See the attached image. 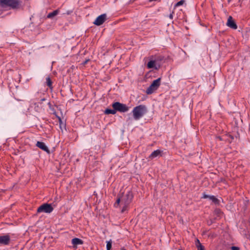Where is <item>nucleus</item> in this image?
Instances as JSON below:
<instances>
[{
    "instance_id": "nucleus-4",
    "label": "nucleus",
    "mask_w": 250,
    "mask_h": 250,
    "mask_svg": "<svg viewBox=\"0 0 250 250\" xmlns=\"http://www.w3.org/2000/svg\"><path fill=\"white\" fill-rule=\"evenodd\" d=\"M112 106L115 109L116 112H125L129 110V107L125 104L120 102H115L112 104Z\"/></svg>"
},
{
    "instance_id": "nucleus-15",
    "label": "nucleus",
    "mask_w": 250,
    "mask_h": 250,
    "mask_svg": "<svg viewBox=\"0 0 250 250\" xmlns=\"http://www.w3.org/2000/svg\"><path fill=\"white\" fill-rule=\"evenodd\" d=\"M34 108L37 112H40L42 106L41 103H34Z\"/></svg>"
},
{
    "instance_id": "nucleus-5",
    "label": "nucleus",
    "mask_w": 250,
    "mask_h": 250,
    "mask_svg": "<svg viewBox=\"0 0 250 250\" xmlns=\"http://www.w3.org/2000/svg\"><path fill=\"white\" fill-rule=\"evenodd\" d=\"M0 5L2 6H8L12 8H16L19 5V2L17 0H0Z\"/></svg>"
},
{
    "instance_id": "nucleus-29",
    "label": "nucleus",
    "mask_w": 250,
    "mask_h": 250,
    "mask_svg": "<svg viewBox=\"0 0 250 250\" xmlns=\"http://www.w3.org/2000/svg\"><path fill=\"white\" fill-rule=\"evenodd\" d=\"M122 250H125V249H122Z\"/></svg>"
},
{
    "instance_id": "nucleus-21",
    "label": "nucleus",
    "mask_w": 250,
    "mask_h": 250,
    "mask_svg": "<svg viewBox=\"0 0 250 250\" xmlns=\"http://www.w3.org/2000/svg\"><path fill=\"white\" fill-rule=\"evenodd\" d=\"M195 244L196 248L202 246V245L200 242V241L198 239H196Z\"/></svg>"
},
{
    "instance_id": "nucleus-10",
    "label": "nucleus",
    "mask_w": 250,
    "mask_h": 250,
    "mask_svg": "<svg viewBox=\"0 0 250 250\" xmlns=\"http://www.w3.org/2000/svg\"><path fill=\"white\" fill-rule=\"evenodd\" d=\"M10 241V238L8 235L0 236V245H7L9 244Z\"/></svg>"
},
{
    "instance_id": "nucleus-16",
    "label": "nucleus",
    "mask_w": 250,
    "mask_h": 250,
    "mask_svg": "<svg viewBox=\"0 0 250 250\" xmlns=\"http://www.w3.org/2000/svg\"><path fill=\"white\" fill-rule=\"evenodd\" d=\"M104 113L106 114H115L116 113V110H115V109H114V108L113 109H106L104 111Z\"/></svg>"
},
{
    "instance_id": "nucleus-18",
    "label": "nucleus",
    "mask_w": 250,
    "mask_h": 250,
    "mask_svg": "<svg viewBox=\"0 0 250 250\" xmlns=\"http://www.w3.org/2000/svg\"><path fill=\"white\" fill-rule=\"evenodd\" d=\"M46 84L50 88H52V81L49 77L46 78Z\"/></svg>"
},
{
    "instance_id": "nucleus-17",
    "label": "nucleus",
    "mask_w": 250,
    "mask_h": 250,
    "mask_svg": "<svg viewBox=\"0 0 250 250\" xmlns=\"http://www.w3.org/2000/svg\"><path fill=\"white\" fill-rule=\"evenodd\" d=\"M209 200L212 201V202L214 203L215 204H219V200L217 198H216L214 196H209Z\"/></svg>"
},
{
    "instance_id": "nucleus-26",
    "label": "nucleus",
    "mask_w": 250,
    "mask_h": 250,
    "mask_svg": "<svg viewBox=\"0 0 250 250\" xmlns=\"http://www.w3.org/2000/svg\"><path fill=\"white\" fill-rule=\"evenodd\" d=\"M216 138H217V139H219V140H220V141H222V140H224V139H223L221 137H220V136H217V137H216Z\"/></svg>"
},
{
    "instance_id": "nucleus-25",
    "label": "nucleus",
    "mask_w": 250,
    "mask_h": 250,
    "mask_svg": "<svg viewBox=\"0 0 250 250\" xmlns=\"http://www.w3.org/2000/svg\"><path fill=\"white\" fill-rule=\"evenodd\" d=\"M173 12H172V13L171 14H170L169 16V17L170 19H173Z\"/></svg>"
},
{
    "instance_id": "nucleus-9",
    "label": "nucleus",
    "mask_w": 250,
    "mask_h": 250,
    "mask_svg": "<svg viewBox=\"0 0 250 250\" xmlns=\"http://www.w3.org/2000/svg\"><path fill=\"white\" fill-rule=\"evenodd\" d=\"M227 25L233 29H236L237 28V26L231 16L229 17Z\"/></svg>"
},
{
    "instance_id": "nucleus-12",
    "label": "nucleus",
    "mask_w": 250,
    "mask_h": 250,
    "mask_svg": "<svg viewBox=\"0 0 250 250\" xmlns=\"http://www.w3.org/2000/svg\"><path fill=\"white\" fill-rule=\"evenodd\" d=\"M36 146L39 147L40 148L42 149V150L46 151L48 153H50L49 149L43 142L39 141L37 142L36 144Z\"/></svg>"
},
{
    "instance_id": "nucleus-20",
    "label": "nucleus",
    "mask_w": 250,
    "mask_h": 250,
    "mask_svg": "<svg viewBox=\"0 0 250 250\" xmlns=\"http://www.w3.org/2000/svg\"><path fill=\"white\" fill-rule=\"evenodd\" d=\"M185 2V0H181L180 1H179V2H178L177 3H176L175 5V7H178L179 6H180V5H182L184 4V3Z\"/></svg>"
},
{
    "instance_id": "nucleus-13",
    "label": "nucleus",
    "mask_w": 250,
    "mask_h": 250,
    "mask_svg": "<svg viewBox=\"0 0 250 250\" xmlns=\"http://www.w3.org/2000/svg\"><path fill=\"white\" fill-rule=\"evenodd\" d=\"M59 12V9L54 10L52 12L49 13L48 14V15L47 16V18H49V19H52L53 17H54L55 16H56L57 15H58Z\"/></svg>"
},
{
    "instance_id": "nucleus-14",
    "label": "nucleus",
    "mask_w": 250,
    "mask_h": 250,
    "mask_svg": "<svg viewBox=\"0 0 250 250\" xmlns=\"http://www.w3.org/2000/svg\"><path fill=\"white\" fill-rule=\"evenodd\" d=\"M72 243L74 245H81L83 243V241L79 238H75L72 240Z\"/></svg>"
},
{
    "instance_id": "nucleus-22",
    "label": "nucleus",
    "mask_w": 250,
    "mask_h": 250,
    "mask_svg": "<svg viewBox=\"0 0 250 250\" xmlns=\"http://www.w3.org/2000/svg\"><path fill=\"white\" fill-rule=\"evenodd\" d=\"M197 248L198 250H205V247L203 245L198 247Z\"/></svg>"
},
{
    "instance_id": "nucleus-19",
    "label": "nucleus",
    "mask_w": 250,
    "mask_h": 250,
    "mask_svg": "<svg viewBox=\"0 0 250 250\" xmlns=\"http://www.w3.org/2000/svg\"><path fill=\"white\" fill-rule=\"evenodd\" d=\"M112 247V242L111 241H108L106 244L107 250H110Z\"/></svg>"
},
{
    "instance_id": "nucleus-27",
    "label": "nucleus",
    "mask_w": 250,
    "mask_h": 250,
    "mask_svg": "<svg viewBox=\"0 0 250 250\" xmlns=\"http://www.w3.org/2000/svg\"><path fill=\"white\" fill-rule=\"evenodd\" d=\"M229 136L231 138V140L233 139V137L230 135H229Z\"/></svg>"
},
{
    "instance_id": "nucleus-28",
    "label": "nucleus",
    "mask_w": 250,
    "mask_h": 250,
    "mask_svg": "<svg viewBox=\"0 0 250 250\" xmlns=\"http://www.w3.org/2000/svg\"><path fill=\"white\" fill-rule=\"evenodd\" d=\"M41 100H42V101H44V100H45V99H42Z\"/></svg>"
},
{
    "instance_id": "nucleus-11",
    "label": "nucleus",
    "mask_w": 250,
    "mask_h": 250,
    "mask_svg": "<svg viewBox=\"0 0 250 250\" xmlns=\"http://www.w3.org/2000/svg\"><path fill=\"white\" fill-rule=\"evenodd\" d=\"M163 154V151L160 149H157L152 152V153L149 156V158H150V159H153L157 157H161L162 156Z\"/></svg>"
},
{
    "instance_id": "nucleus-3",
    "label": "nucleus",
    "mask_w": 250,
    "mask_h": 250,
    "mask_svg": "<svg viewBox=\"0 0 250 250\" xmlns=\"http://www.w3.org/2000/svg\"><path fill=\"white\" fill-rule=\"evenodd\" d=\"M161 78H159L158 79L153 81L150 85L147 88L146 93L147 94H151L153 93L159 87L161 84Z\"/></svg>"
},
{
    "instance_id": "nucleus-6",
    "label": "nucleus",
    "mask_w": 250,
    "mask_h": 250,
    "mask_svg": "<svg viewBox=\"0 0 250 250\" xmlns=\"http://www.w3.org/2000/svg\"><path fill=\"white\" fill-rule=\"evenodd\" d=\"M53 210V208L51 204L44 203L40 206L37 209V212L51 213Z\"/></svg>"
},
{
    "instance_id": "nucleus-8",
    "label": "nucleus",
    "mask_w": 250,
    "mask_h": 250,
    "mask_svg": "<svg viewBox=\"0 0 250 250\" xmlns=\"http://www.w3.org/2000/svg\"><path fill=\"white\" fill-rule=\"evenodd\" d=\"M153 56L149 57L150 61L147 64V67L149 69L154 68L156 70H158L160 66H157L156 60H153Z\"/></svg>"
},
{
    "instance_id": "nucleus-2",
    "label": "nucleus",
    "mask_w": 250,
    "mask_h": 250,
    "mask_svg": "<svg viewBox=\"0 0 250 250\" xmlns=\"http://www.w3.org/2000/svg\"><path fill=\"white\" fill-rule=\"evenodd\" d=\"M147 109L145 105H139L135 107L132 111L134 119L138 120L146 112Z\"/></svg>"
},
{
    "instance_id": "nucleus-24",
    "label": "nucleus",
    "mask_w": 250,
    "mask_h": 250,
    "mask_svg": "<svg viewBox=\"0 0 250 250\" xmlns=\"http://www.w3.org/2000/svg\"><path fill=\"white\" fill-rule=\"evenodd\" d=\"M209 196H210L204 194L203 195V198H208L209 199Z\"/></svg>"
},
{
    "instance_id": "nucleus-7",
    "label": "nucleus",
    "mask_w": 250,
    "mask_h": 250,
    "mask_svg": "<svg viewBox=\"0 0 250 250\" xmlns=\"http://www.w3.org/2000/svg\"><path fill=\"white\" fill-rule=\"evenodd\" d=\"M106 20V15L103 14L98 16L94 21L93 23L97 26L102 25Z\"/></svg>"
},
{
    "instance_id": "nucleus-23",
    "label": "nucleus",
    "mask_w": 250,
    "mask_h": 250,
    "mask_svg": "<svg viewBox=\"0 0 250 250\" xmlns=\"http://www.w3.org/2000/svg\"><path fill=\"white\" fill-rule=\"evenodd\" d=\"M231 250H239V248L237 247L233 246L231 248Z\"/></svg>"
},
{
    "instance_id": "nucleus-1",
    "label": "nucleus",
    "mask_w": 250,
    "mask_h": 250,
    "mask_svg": "<svg viewBox=\"0 0 250 250\" xmlns=\"http://www.w3.org/2000/svg\"><path fill=\"white\" fill-rule=\"evenodd\" d=\"M133 197V194L130 191L123 193L121 195H119L114 204V207L116 208L120 207L121 212L123 213L128 208L132 201Z\"/></svg>"
}]
</instances>
